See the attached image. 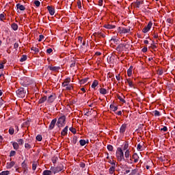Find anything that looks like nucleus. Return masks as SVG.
Returning a JSON list of instances; mask_svg holds the SVG:
<instances>
[{
	"mask_svg": "<svg viewBox=\"0 0 175 175\" xmlns=\"http://www.w3.org/2000/svg\"><path fill=\"white\" fill-rule=\"evenodd\" d=\"M116 158L118 162H122V161H125V157H124V151H122V148H117Z\"/></svg>",
	"mask_w": 175,
	"mask_h": 175,
	"instance_id": "1",
	"label": "nucleus"
},
{
	"mask_svg": "<svg viewBox=\"0 0 175 175\" xmlns=\"http://www.w3.org/2000/svg\"><path fill=\"white\" fill-rule=\"evenodd\" d=\"M65 121H66V116H62L57 120V122L56 123L57 126H58L59 128H62V126L65 125Z\"/></svg>",
	"mask_w": 175,
	"mask_h": 175,
	"instance_id": "2",
	"label": "nucleus"
},
{
	"mask_svg": "<svg viewBox=\"0 0 175 175\" xmlns=\"http://www.w3.org/2000/svg\"><path fill=\"white\" fill-rule=\"evenodd\" d=\"M16 95L18 96V98H25V96L27 95V90H25V89L23 88H20L16 91Z\"/></svg>",
	"mask_w": 175,
	"mask_h": 175,
	"instance_id": "3",
	"label": "nucleus"
},
{
	"mask_svg": "<svg viewBox=\"0 0 175 175\" xmlns=\"http://www.w3.org/2000/svg\"><path fill=\"white\" fill-rule=\"evenodd\" d=\"M151 27H152V22L150 21L148 23V25L142 29V32H144V33H147V32L151 29Z\"/></svg>",
	"mask_w": 175,
	"mask_h": 175,
	"instance_id": "4",
	"label": "nucleus"
},
{
	"mask_svg": "<svg viewBox=\"0 0 175 175\" xmlns=\"http://www.w3.org/2000/svg\"><path fill=\"white\" fill-rule=\"evenodd\" d=\"M118 31L120 33H129V32H131V29L118 27Z\"/></svg>",
	"mask_w": 175,
	"mask_h": 175,
	"instance_id": "5",
	"label": "nucleus"
},
{
	"mask_svg": "<svg viewBox=\"0 0 175 175\" xmlns=\"http://www.w3.org/2000/svg\"><path fill=\"white\" fill-rule=\"evenodd\" d=\"M127 127H128V124H123L120 126V133H121V135H124L125 133V131H126V128Z\"/></svg>",
	"mask_w": 175,
	"mask_h": 175,
	"instance_id": "6",
	"label": "nucleus"
},
{
	"mask_svg": "<svg viewBox=\"0 0 175 175\" xmlns=\"http://www.w3.org/2000/svg\"><path fill=\"white\" fill-rule=\"evenodd\" d=\"M48 69H49V70H51L52 72H58V70H59V69H61V67L53 66V65H51V66H48Z\"/></svg>",
	"mask_w": 175,
	"mask_h": 175,
	"instance_id": "7",
	"label": "nucleus"
},
{
	"mask_svg": "<svg viewBox=\"0 0 175 175\" xmlns=\"http://www.w3.org/2000/svg\"><path fill=\"white\" fill-rule=\"evenodd\" d=\"M55 124H57V118L52 120L49 125V129H50V131L54 129V126H55Z\"/></svg>",
	"mask_w": 175,
	"mask_h": 175,
	"instance_id": "8",
	"label": "nucleus"
},
{
	"mask_svg": "<svg viewBox=\"0 0 175 175\" xmlns=\"http://www.w3.org/2000/svg\"><path fill=\"white\" fill-rule=\"evenodd\" d=\"M55 100V94H53L48 97L47 102L48 103H53Z\"/></svg>",
	"mask_w": 175,
	"mask_h": 175,
	"instance_id": "9",
	"label": "nucleus"
},
{
	"mask_svg": "<svg viewBox=\"0 0 175 175\" xmlns=\"http://www.w3.org/2000/svg\"><path fill=\"white\" fill-rule=\"evenodd\" d=\"M47 9L51 16H54V14H55V10L54 9V8H53V6L48 5Z\"/></svg>",
	"mask_w": 175,
	"mask_h": 175,
	"instance_id": "10",
	"label": "nucleus"
},
{
	"mask_svg": "<svg viewBox=\"0 0 175 175\" xmlns=\"http://www.w3.org/2000/svg\"><path fill=\"white\" fill-rule=\"evenodd\" d=\"M124 47H126V44H120L118 47L116 48V50L118 51H124Z\"/></svg>",
	"mask_w": 175,
	"mask_h": 175,
	"instance_id": "11",
	"label": "nucleus"
},
{
	"mask_svg": "<svg viewBox=\"0 0 175 175\" xmlns=\"http://www.w3.org/2000/svg\"><path fill=\"white\" fill-rule=\"evenodd\" d=\"M125 83H128L129 86L131 88H133L135 87V85H133V81H132V79L129 78L126 79V82Z\"/></svg>",
	"mask_w": 175,
	"mask_h": 175,
	"instance_id": "12",
	"label": "nucleus"
},
{
	"mask_svg": "<svg viewBox=\"0 0 175 175\" xmlns=\"http://www.w3.org/2000/svg\"><path fill=\"white\" fill-rule=\"evenodd\" d=\"M70 83V78H66L64 79V81L62 83V87H66Z\"/></svg>",
	"mask_w": 175,
	"mask_h": 175,
	"instance_id": "13",
	"label": "nucleus"
},
{
	"mask_svg": "<svg viewBox=\"0 0 175 175\" xmlns=\"http://www.w3.org/2000/svg\"><path fill=\"white\" fill-rule=\"evenodd\" d=\"M137 148L138 150L142 151V150H143V148H146V146H144V142H142L141 144H138L137 145Z\"/></svg>",
	"mask_w": 175,
	"mask_h": 175,
	"instance_id": "14",
	"label": "nucleus"
},
{
	"mask_svg": "<svg viewBox=\"0 0 175 175\" xmlns=\"http://www.w3.org/2000/svg\"><path fill=\"white\" fill-rule=\"evenodd\" d=\"M133 159H134V163H137L139 162V156L137 155V153H134L132 156Z\"/></svg>",
	"mask_w": 175,
	"mask_h": 175,
	"instance_id": "15",
	"label": "nucleus"
},
{
	"mask_svg": "<svg viewBox=\"0 0 175 175\" xmlns=\"http://www.w3.org/2000/svg\"><path fill=\"white\" fill-rule=\"evenodd\" d=\"M104 28H106L107 29H114V28H116V25L106 24L104 25Z\"/></svg>",
	"mask_w": 175,
	"mask_h": 175,
	"instance_id": "16",
	"label": "nucleus"
},
{
	"mask_svg": "<svg viewBox=\"0 0 175 175\" xmlns=\"http://www.w3.org/2000/svg\"><path fill=\"white\" fill-rule=\"evenodd\" d=\"M63 169L64 165L62 164H59L58 166L56 167V171L57 173H59V172H62Z\"/></svg>",
	"mask_w": 175,
	"mask_h": 175,
	"instance_id": "17",
	"label": "nucleus"
},
{
	"mask_svg": "<svg viewBox=\"0 0 175 175\" xmlns=\"http://www.w3.org/2000/svg\"><path fill=\"white\" fill-rule=\"evenodd\" d=\"M68 126H66L62 131L61 135L62 136H66L68 135Z\"/></svg>",
	"mask_w": 175,
	"mask_h": 175,
	"instance_id": "18",
	"label": "nucleus"
},
{
	"mask_svg": "<svg viewBox=\"0 0 175 175\" xmlns=\"http://www.w3.org/2000/svg\"><path fill=\"white\" fill-rule=\"evenodd\" d=\"M132 70H133V66H131L130 68L127 70V76H129V77L132 76Z\"/></svg>",
	"mask_w": 175,
	"mask_h": 175,
	"instance_id": "19",
	"label": "nucleus"
},
{
	"mask_svg": "<svg viewBox=\"0 0 175 175\" xmlns=\"http://www.w3.org/2000/svg\"><path fill=\"white\" fill-rule=\"evenodd\" d=\"M16 165V163L14 161H11L10 163H7V169H12L13 166Z\"/></svg>",
	"mask_w": 175,
	"mask_h": 175,
	"instance_id": "20",
	"label": "nucleus"
},
{
	"mask_svg": "<svg viewBox=\"0 0 175 175\" xmlns=\"http://www.w3.org/2000/svg\"><path fill=\"white\" fill-rule=\"evenodd\" d=\"M143 3H144L143 1H136L134 3V6L135 8H140V5H143Z\"/></svg>",
	"mask_w": 175,
	"mask_h": 175,
	"instance_id": "21",
	"label": "nucleus"
},
{
	"mask_svg": "<svg viewBox=\"0 0 175 175\" xmlns=\"http://www.w3.org/2000/svg\"><path fill=\"white\" fill-rule=\"evenodd\" d=\"M11 28L14 30V31H17L18 29V25H17L15 23H13L11 25Z\"/></svg>",
	"mask_w": 175,
	"mask_h": 175,
	"instance_id": "22",
	"label": "nucleus"
},
{
	"mask_svg": "<svg viewBox=\"0 0 175 175\" xmlns=\"http://www.w3.org/2000/svg\"><path fill=\"white\" fill-rule=\"evenodd\" d=\"M99 84V81H98V80H94L92 84V88H96V87H98Z\"/></svg>",
	"mask_w": 175,
	"mask_h": 175,
	"instance_id": "23",
	"label": "nucleus"
},
{
	"mask_svg": "<svg viewBox=\"0 0 175 175\" xmlns=\"http://www.w3.org/2000/svg\"><path fill=\"white\" fill-rule=\"evenodd\" d=\"M63 87H64L66 91H72V90H73V86L70 84H68L66 86Z\"/></svg>",
	"mask_w": 175,
	"mask_h": 175,
	"instance_id": "24",
	"label": "nucleus"
},
{
	"mask_svg": "<svg viewBox=\"0 0 175 175\" xmlns=\"http://www.w3.org/2000/svg\"><path fill=\"white\" fill-rule=\"evenodd\" d=\"M12 144L14 150H18L20 148V145L17 142H11Z\"/></svg>",
	"mask_w": 175,
	"mask_h": 175,
	"instance_id": "25",
	"label": "nucleus"
},
{
	"mask_svg": "<svg viewBox=\"0 0 175 175\" xmlns=\"http://www.w3.org/2000/svg\"><path fill=\"white\" fill-rule=\"evenodd\" d=\"M47 100V96H42L38 101V103L42 104V103H44V101Z\"/></svg>",
	"mask_w": 175,
	"mask_h": 175,
	"instance_id": "26",
	"label": "nucleus"
},
{
	"mask_svg": "<svg viewBox=\"0 0 175 175\" xmlns=\"http://www.w3.org/2000/svg\"><path fill=\"white\" fill-rule=\"evenodd\" d=\"M16 8H17V9H20L22 11L25 10V7L24 5H21V3L16 4Z\"/></svg>",
	"mask_w": 175,
	"mask_h": 175,
	"instance_id": "27",
	"label": "nucleus"
},
{
	"mask_svg": "<svg viewBox=\"0 0 175 175\" xmlns=\"http://www.w3.org/2000/svg\"><path fill=\"white\" fill-rule=\"evenodd\" d=\"M100 94L102 95H106V94H107V90L105 88H100Z\"/></svg>",
	"mask_w": 175,
	"mask_h": 175,
	"instance_id": "28",
	"label": "nucleus"
},
{
	"mask_svg": "<svg viewBox=\"0 0 175 175\" xmlns=\"http://www.w3.org/2000/svg\"><path fill=\"white\" fill-rule=\"evenodd\" d=\"M4 20H6V14L3 13L0 14V21H3Z\"/></svg>",
	"mask_w": 175,
	"mask_h": 175,
	"instance_id": "29",
	"label": "nucleus"
},
{
	"mask_svg": "<svg viewBox=\"0 0 175 175\" xmlns=\"http://www.w3.org/2000/svg\"><path fill=\"white\" fill-rule=\"evenodd\" d=\"M88 80H90V78H85L83 79H81L80 81L81 84H87L88 83Z\"/></svg>",
	"mask_w": 175,
	"mask_h": 175,
	"instance_id": "30",
	"label": "nucleus"
},
{
	"mask_svg": "<svg viewBox=\"0 0 175 175\" xmlns=\"http://www.w3.org/2000/svg\"><path fill=\"white\" fill-rule=\"evenodd\" d=\"M117 98H118V99H119V100H120V102H122V103H126V101L122 97H121V96H120V94H118V95H117Z\"/></svg>",
	"mask_w": 175,
	"mask_h": 175,
	"instance_id": "31",
	"label": "nucleus"
},
{
	"mask_svg": "<svg viewBox=\"0 0 175 175\" xmlns=\"http://www.w3.org/2000/svg\"><path fill=\"white\" fill-rule=\"evenodd\" d=\"M114 172H116V166H111L109 168V174H113V173H114Z\"/></svg>",
	"mask_w": 175,
	"mask_h": 175,
	"instance_id": "32",
	"label": "nucleus"
},
{
	"mask_svg": "<svg viewBox=\"0 0 175 175\" xmlns=\"http://www.w3.org/2000/svg\"><path fill=\"white\" fill-rule=\"evenodd\" d=\"M124 157L125 158H129V157H131V151H129V150H126L124 153Z\"/></svg>",
	"mask_w": 175,
	"mask_h": 175,
	"instance_id": "33",
	"label": "nucleus"
},
{
	"mask_svg": "<svg viewBox=\"0 0 175 175\" xmlns=\"http://www.w3.org/2000/svg\"><path fill=\"white\" fill-rule=\"evenodd\" d=\"M110 109L112 111H117V110H118V107H116L113 105H110Z\"/></svg>",
	"mask_w": 175,
	"mask_h": 175,
	"instance_id": "34",
	"label": "nucleus"
},
{
	"mask_svg": "<svg viewBox=\"0 0 175 175\" xmlns=\"http://www.w3.org/2000/svg\"><path fill=\"white\" fill-rule=\"evenodd\" d=\"M87 143H88V141L86 142L85 139H81L79 141V144L80 146H84L85 144H87Z\"/></svg>",
	"mask_w": 175,
	"mask_h": 175,
	"instance_id": "35",
	"label": "nucleus"
},
{
	"mask_svg": "<svg viewBox=\"0 0 175 175\" xmlns=\"http://www.w3.org/2000/svg\"><path fill=\"white\" fill-rule=\"evenodd\" d=\"M94 36H98V38H105V34L101 33H94Z\"/></svg>",
	"mask_w": 175,
	"mask_h": 175,
	"instance_id": "36",
	"label": "nucleus"
},
{
	"mask_svg": "<svg viewBox=\"0 0 175 175\" xmlns=\"http://www.w3.org/2000/svg\"><path fill=\"white\" fill-rule=\"evenodd\" d=\"M43 175H51V171L46 170L42 173Z\"/></svg>",
	"mask_w": 175,
	"mask_h": 175,
	"instance_id": "37",
	"label": "nucleus"
},
{
	"mask_svg": "<svg viewBox=\"0 0 175 175\" xmlns=\"http://www.w3.org/2000/svg\"><path fill=\"white\" fill-rule=\"evenodd\" d=\"M10 135H14V129L13 127H10L8 131Z\"/></svg>",
	"mask_w": 175,
	"mask_h": 175,
	"instance_id": "38",
	"label": "nucleus"
},
{
	"mask_svg": "<svg viewBox=\"0 0 175 175\" xmlns=\"http://www.w3.org/2000/svg\"><path fill=\"white\" fill-rule=\"evenodd\" d=\"M153 113L154 117H159V116H161V113L157 110L154 111Z\"/></svg>",
	"mask_w": 175,
	"mask_h": 175,
	"instance_id": "39",
	"label": "nucleus"
},
{
	"mask_svg": "<svg viewBox=\"0 0 175 175\" xmlns=\"http://www.w3.org/2000/svg\"><path fill=\"white\" fill-rule=\"evenodd\" d=\"M24 61H27V55H23L22 57L20 59L21 62H24Z\"/></svg>",
	"mask_w": 175,
	"mask_h": 175,
	"instance_id": "40",
	"label": "nucleus"
},
{
	"mask_svg": "<svg viewBox=\"0 0 175 175\" xmlns=\"http://www.w3.org/2000/svg\"><path fill=\"white\" fill-rule=\"evenodd\" d=\"M51 173H54V174H55V173H57V167H51Z\"/></svg>",
	"mask_w": 175,
	"mask_h": 175,
	"instance_id": "41",
	"label": "nucleus"
},
{
	"mask_svg": "<svg viewBox=\"0 0 175 175\" xmlns=\"http://www.w3.org/2000/svg\"><path fill=\"white\" fill-rule=\"evenodd\" d=\"M25 148H26L27 150H31V148H32V146H31V144H25Z\"/></svg>",
	"mask_w": 175,
	"mask_h": 175,
	"instance_id": "42",
	"label": "nucleus"
},
{
	"mask_svg": "<svg viewBox=\"0 0 175 175\" xmlns=\"http://www.w3.org/2000/svg\"><path fill=\"white\" fill-rule=\"evenodd\" d=\"M128 147H129V144H128V142H125L123 146L124 151H125V150H128Z\"/></svg>",
	"mask_w": 175,
	"mask_h": 175,
	"instance_id": "43",
	"label": "nucleus"
},
{
	"mask_svg": "<svg viewBox=\"0 0 175 175\" xmlns=\"http://www.w3.org/2000/svg\"><path fill=\"white\" fill-rule=\"evenodd\" d=\"M69 129H70V132H72V133H74V135L76 134L77 132V130H76V129H75L73 127H70Z\"/></svg>",
	"mask_w": 175,
	"mask_h": 175,
	"instance_id": "44",
	"label": "nucleus"
},
{
	"mask_svg": "<svg viewBox=\"0 0 175 175\" xmlns=\"http://www.w3.org/2000/svg\"><path fill=\"white\" fill-rule=\"evenodd\" d=\"M18 142V144H19V146H23V144H24V139H19L17 140Z\"/></svg>",
	"mask_w": 175,
	"mask_h": 175,
	"instance_id": "45",
	"label": "nucleus"
},
{
	"mask_svg": "<svg viewBox=\"0 0 175 175\" xmlns=\"http://www.w3.org/2000/svg\"><path fill=\"white\" fill-rule=\"evenodd\" d=\"M157 75H159V76H162V75H163V70L158 69L157 70Z\"/></svg>",
	"mask_w": 175,
	"mask_h": 175,
	"instance_id": "46",
	"label": "nucleus"
},
{
	"mask_svg": "<svg viewBox=\"0 0 175 175\" xmlns=\"http://www.w3.org/2000/svg\"><path fill=\"white\" fill-rule=\"evenodd\" d=\"M83 37H81V36H79L78 37V43H79V44H82V43H83Z\"/></svg>",
	"mask_w": 175,
	"mask_h": 175,
	"instance_id": "47",
	"label": "nucleus"
},
{
	"mask_svg": "<svg viewBox=\"0 0 175 175\" xmlns=\"http://www.w3.org/2000/svg\"><path fill=\"white\" fill-rule=\"evenodd\" d=\"M22 167L24 170H27V163H25V161H23L22 163Z\"/></svg>",
	"mask_w": 175,
	"mask_h": 175,
	"instance_id": "48",
	"label": "nucleus"
},
{
	"mask_svg": "<svg viewBox=\"0 0 175 175\" xmlns=\"http://www.w3.org/2000/svg\"><path fill=\"white\" fill-rule=\"evenodd\" d=\"M10 172L9 171H3L0 173V175H9Z\"/></svg>",
	"mask_w": 175,
	"mask_h": 175,
	"instance_id": "49",
	"label": "nucleus"
},
{
	"mask_svg": "<svg viewBox=\"0 0 175 175\" xmlns=\"http://www.w3.org/2000/svg\"><path fill=\"white\" fill-rule=\"evenodd\" d=\"M31 50H32L33 51H34V53H39V49L36 48V47H31Z\"/></svg>",
	"mask_w": 175,
	"mask_h": 175,
	"instance_id": "50",
	"label": "nucleus"
},
{
	"mask_svg": "<svg viewBox=\"0 0 175 175\" xmlns=\"http://www.w3.org/2000/svg\"><path fill=\"white\" fill-rule=\"evenodd\" d=\"M77 5L78 6V9H81V1L78 0L77 3Z\"/></svg>",
	"mask_w": 175,
	"mask_h": 175,
	"instance_id": "51",
	"label": "nucleus"
},
{
	"mask_svg": "<svg viewBox=\"0 0 175 175\" xmlns=\"http://www.w3.org/2000/svg\"><path fill=\"white\" fill-rule=\"evenodd\" d=\"M42 135H38L36 136V140H37L38 142H42Z\"/></svg>",
	"mask_w": 175,
	"mask_h": 175,
	"instance_id": "52",
	"label": "nucleus"
},
{
	"mask_svg": "<svg viewBox=\"0 0 175 175\" xmlns=\"http://www.w3.org/2000/svg\"><path fill=\"white\" fill-rule=\"evenodd\" d=\"M34 5H36V6H37V8H39V6H40V1L36 0L34 1Z\"/></svg>",
	"mask_w": 175,
	"mask_h": 175,
	"instance_id": "53",
	"label": "nucleus"
},
{
	"mask_svg": "<svg viewBox=\"0 0 175 175\" xmlns=\"http://www.w3.org/2000/svg\"><path fill=\"white\" fill-rule=\"evenodd\" d=\"M107 150H108L109 151H113V150H114V148H113V146H111V145H108V146H107Z\"/></svg>",
	"mask_w": 175,
	"mask_h": 175,
	"instance_id": "54",
	"label": "nucleus"
},
{
	"mask_svg": "<svg viewBox=\"0 0 175 175\" xmlns=\"http://www.w3.org/2000/svg\"><path fill=\"white\" fill-rule=\"evenodd\" d=\"M16 155V151L12 150L10 153V157H14Z\"/></svg>",
	"mask_w": 175,
	"mask_h": 175,
	"instance_id": "55",
	"label": "nucleus"
},
{
	"mask_svg": "<svg viewBox=\"0 0 175 175\" xmlns=\"http://www.w3.org/2000/svg\"><path fill=\"white\" fill-rule=\"evenodd\" d=\"M108 162H109V163L112 165V166H116V161H114V160H113L112 161H111V160H109Z\"/></svg>",
	"mask_w": 175,
	"mask_h": 175,
	"instance_id": "56",
	"label": "nucleus"
},
{
	"mask_svg": "<svg viewBox=\"0 0 175 175\" xmlns=\"http://www.w3.org/2000/svg\"><path fill=\"white\" fill-rule=\"evenodd\" d=\"M72 143H73L74 144H76V143H77V136H75V137H73Z\"/></svg>",
	"mask_w": 175,
	"mask_h": 175,
	"instance_id": "57",
	"label": "nucleus"
},
{
	"mask_svg": "<svg viewBox=\"0 0 175 175\" xmlns=\"http://www.w3.org/2000/svg\"><path fill=\"white\" fill-rule=\"evenodd\" d=\"M152 36H153V38H154V39H158V38H159V36H158V33L154 32V33H152Z\"/></svg>",
	"mask_w": 175,
	"mask_h": 175,
	"instance_id": "58",
	"label": "nucleus"
},
{
	"mask_svg": "<svg viewBox=\"0 0 175 175\" xmlns=\"http://www.w3.org/2000/svg\"><path fill=\"white\" fill-rule=\"evenodd\" d=\"M43 39H44V36L43 35H40L39 39H38V42H42V40H43Z\"/></svg>",
	"mask_w": 175,
	"mask_h": 175,
	"instance_id": "59",
	"label": "nucleus"
},
{
	"mask_svg": "<svg viewBox=\"0 0 175 175\" xmlns=\"http://www.w3.org/2000/svg\"><path fill=\"white\" fill-rule=\"evenodd\" d=\"M46 53H47L48 54H51V53H53V49H51V48L48 49L46 50Z\"/></svg>",
	"mask_w": 175,
	"mask_h": 175,
	"instance_id": "60",
	"label": "nucleus"
},
{
	"mask_svg": "<svg viewBox=\"0 0 175 175\" xmlns=\"http://www.w3.org/2000/svg\"><path fill=\"white\" fill-rule=\"evenodd\" d=\"M161 131H163L164 132H167V127L164 126L163 128L161 129Z\"/></svg>",
	"mask_w": 175,
	"mask_h": 175,
	"instance_id": "61",
	"label": "nucleus"
},
{
	"mask_svg": "<svg viewBox=\"0 0 175 175\" xmlns=\"http://www.w3.org/2000/svg\"><path fill=\"white\" fill-rule=\"evenodd\" d=\"M32 170H36V163L34 162L32 164Z\"/></svg>",
	"mask_w": 175,
	"mask_h": 175,
	"instance_id": "62",
	"label": "nucleus"
},
{
	"mask_svg": "<svg viewBox=\"0 0 175 175\" xmlns=\"http://www.w3.org/2000/svg\"><path fill=\"white\" fill-rule=\"evenodd\" d=\"M98 5L103 6V0H98Z\"/></svg>",
	"mask_w": 175,
	"mask_h": 175,
	"instance_id": "63",
	"label": "nucleus"
},
{
	"mask_svg": "<svg viewBox=\"0 0 175 175\" xmlns=\"http://www.w3.org/2000/svg\"><path fill=\"white\" fill-rule=\"evenodd\" d=\"M147 51H148L147 46H144V47L142 49V52H143V53H147Z\"/></svg>",
	"mask_w": 175,
	"mask_h": 175,
	"instance_id": "64",
	"label": "nucleus"
}]
</instances>
